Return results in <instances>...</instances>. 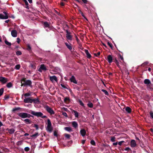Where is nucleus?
<instances>
[{
    "label": "nucleus",
    "mask_w": 153,
    "mask_h": 153,
    "mask_svg": "<svg viewBox=\"0 0 153 153\" xmlns=\"http://www.w3.org/2000/svg\"><path fill=\"white\" fill-rule=\"evenodd\" d=\"M77 102L79 103V104L82 106H84V104L82 101L80 100L79 99L77 100Z\"/></svg>",
    "instance_id": "nucleus-36"
},
{
    "label": "nucleus",
    "mask_w": 153,
    "mask_h": 153,
    "mask_svg": "<svg viewBox=\"0 0 153 153\" xmlns=\"http://www.w3.org/2000/svg\"><path fill=\"white\" fill-rule=\"evenodd\" d=\"M16 53L17 56L20 55L22 54V52L19 51H17L16 52Z\"/></svg>",
    "instance_id": "nucleus-39"
},
{
    "label": "nucleus",
    "mask_w": 153,
    "mask_h": 153,
    "mask_svg": "<svg viewBox=\"0 0 153 153\" xmlns=\"http://www.w3.org/2000/svg\"><path fill=\"white\" fill-rule=\"evenodd\" d=\"M41 117L42 118H45L47 117V116L45 115L43 116V115L42 116H41V117Z\"/></svg>",
    "instance_id": "nucleus-62"
},
{
    "label": "nucleus",
    "mask_w": 153,
    "mask_h": 153,
    "mask_svg": "<svg viewBox=\"0 0 153 153\" xmlns=\"http://www.w3.org/2000/svg\"><path fill=\"white\" fill-rule=\"evenodd\" d=\"M20 39L19 38H18L17 39V42L19 44L20 42Z\"/></svg>",
    "instance_id": "nucleus-58"
},
{
    "label": "nucleus",
    "mask_w": 153,
    "mask_h": 153,
    "mask_svg": "<svg viewBox=\"0 0 153 153\" xmlns=\"http://www.w3.org/2000/svg\"><path fill=\"white\" fill-rule=\"evenodd\" d=\"M80 132L81 135L84 137L85 135L86 131L85 129H82L81 130Z\"/></svg>",
    "instance_id": "nucleus-19"
},
{
    "label": "nucleus",
    "mask_w": 153,
    "mask_h": 153,
    "mask_svg": "<svg viewBox=\"0 0 153 153\" xmlns=\"http://www.w3.org/2000/svg\"><path fill=\"white\" fill-rule=\"evenodd\" d=\"M111 140L112 142H114L115 141V138L114 137H111Z\"/></svg>",
    "instance_id": "nucleus-43"
},
{
    "label": "nucleus",
    "mask_w": 153,
    "mask_h": 153,
    "mask_svg": "<svg viewBox=\"0 0 153 153\" xmlns=\"http://www.w3.org/2000/svg\"><path fill=\"white\" fill-rule=\"evenodd\" d=\"M10 97V96L8 95H6L4 96V99L5 100H7L9 99Z\"/></svg>",
    "instance_id": "nucleus-44"
},
{
    "label": "nucleus",
    "mask_w": 153,
    "mask_h": 153,
    "mask_svg": "<svg viewBox=\"0 0 153 153\" xmlns=\"http://www.w3.org/2000/svg\"><path fill=\"white\" fill-rule=\"evenodd\" d=\"M66 37L67 39L69 40H72V36L70 35L71 33L69 32L68 30H66Z\"/></svg>",
    "instance_id": "nucleus-7"
},
{
    "label": "nucleus",
    "mask_w": 153,
    "mask_h": 153,
    "mask_svg": "<svg viewBox=\"0 0 153 153\" xmlns=\"http://www.w3.org/2000/svg\"><path fill=\"white\" fill-rule=\"evenodd\" d=\"M17 114L22 118H30V117H33V116L25 112L18 113Z\"/></svg>",
    "instance_id": "nucleus-2"
},
{
    "label": "nucleus",
    "mask_w": 153,
    "mask_h": 153,
    "mask_svg": "<svg viewBox=\"0 0 153 153\" xmlns=\"http://www.w3.org/2000/svg\"><path fill=\"white\" fill-rule=\"evenodd\" d=\"M70 101V100H69V98L67 97H65L64 99V102H67L68 101Z\"/></svg>",
    "instance_id": "nucleus-45"
},
{
    "label": "nucleus",
    "mask_w": 153,
    "mask_h": 153,
    "mask_svg": "<svg viewBox=\"0 0 153 153\" xmlns=\"http://www.w3.org/2000/svg\"><path fill=\"white\" fill-rule=\"evenodd\" d=\"M87 105L90 108H92L93 106V104L92 103H89Z\"/></svg>",
    "instance_id": "nucleus-47"
},
{
    "label": "nucleus",
    "mask_w": 153,
    "mask_h": 153,
    "mask_svg": "<svg viewBox=\"0 0 153 153\" xmlns=\"http://www.w3.org/2000/svg\"><path fill=\"white\" fill-rule=\"evenodd\" d=\"M4 91V88H1L0 89V96L2 95Z\"/></svg>",
    "instance_id": "nucleus-35"
},
{
    "label": "nucleus",
    "mask_w": 153,
    "mask_h": 153,
    "mask_svg": "<svg viewBox=\"0 0 153 153\" xmlns=\"http://www.w3.org/2000/svg\"><path fill=\"white\" fill-rule=\"evenodd\" d=\"M40 69H41L42 70H43L44 71H46L47 69L46 68V67L45 66V65L44 64H42L41 65V66L40 67Z\"/></svg>",
    "instance_id": "nucleus-28"
},
{
    "label": "nucleus",
    "mask_w": 153,
    "mask_h": 153,
    "mask_svg": "<svg viewBox=\"0 0 153 153\" xmlns=\"http://www.w3.org/2000/svg\"><path fill=\"white\" fill-rule=\"evenodd\" d=\"M107 60L109 63H111L112 62L113 58L111 55H108L107 57Z\"/></svg>",
    "instance_id": "nucleus-10"
},
{
    "label": "nucleus",
    "mask_w": 153,
    "mask_h": 153,
    "mask_svg": "<svg viewBox=\"0 0 153 153\" xmlns=\"http://www.w3.org/2000/svg\"><path fill=\"white\" fill-rule=\"evenodd\" d=\"M101 91H102L105 95H108V93L106 90L104 89H102Z\"/></svg>",
    "instance_id": "nucleus-34"
},
{
    "label": "nucleus",
    "mask_w": 153,
    "mask_h": 153,
    "mask_svg": "<svg viewBox=\"0 0 153 153\" xmlns=\"http://www.w3.org/2000/svg\"><path fill=\"white\" fill-rule=\"evenodd\" d=\"M20 109H21L19 107H17V108H13V109L12 111H16L19 110H20Z\"/></svg>",
    "instance_id": "nucleus-37"
},
{
    "label": "nucleus",
    "mask_w": 153,
    "mask_h": 153,
    "mask_svg": "<svg viewBox=\"0 0 153 153\" xmlns=\"http://www.w3.org/2000/svg\"><path fill=\"white\" fill-rule=\"evenodd\" d=\"M62 114L66 117H68L67 114L65 112H62Z\"/></svg>",
    "instance_id": "nucleus-54"
},
{
    "label": "nucleus",
    "mask_w": 153,
    "mask_h": 153,
    "mask_svg": "<svg viewBox=\"0 0 153 153\" xmlns=\"http://www.w3.org/2000/svg\"><path fill=\"white\" fill-rule=\"evenodd\" d=\"M30 95V94L29 93H27L24 94V96L25 97H28Z\"/></svg>",
    "instance_id": "nucleus-49"
},
{
    "label": "nucleus",
    "mask_w": 153,
    "mask_h": 153,
    "mask_svg": "<svg viewBox=\"0 0 153 153\" xmlns=\"http://www.w3.org/2000/svg\"><path fill=\"white\" fill-rule=\"evenodd\" d=\"M7 81L8 79L7 78L2 76H0V82H1L3 84H5Z\"/></svg>",
    "instance_id": "nucleus-8"
},
{
    "label": "nucleus",
    "mask_w": 153,
    "mask_h": 153,
    "mask_svg": "<svg viewBox=\"0 0 153 153\" xmlns=\"http://www.w3.org/2000/svg\"><path fill=\"white\" fill-rule=\"evenodd\" d=\"M144 83L147 85H149L151 84L150 80L148 79H146L144 80Z\"/></svg>",
    "instance_id": "nucleus-22"
},
{
    "label": "nucleus",
    "mask_w": 153,
    "mask_h": 153,
    "mask_svg": "<svg viewBox=\"0 0 153 153\" xmlns=\"http://www.w3.org/2000/svg\"><path fill=\"white\" fill-rule=\"evenodd\" d=\"M26 79L25 78H23L21 80V86L28 85L30 87H32V82L31 81L29 80H26Z\"/></svg>",
    "instance_id": "nucleus-1"
},
{
    "label": "nucleus",
    "mask_w": 153,
    "mask_h": 153,
    "mask_svg": "<svg viewBox=\"0 0 153 153\" xmlns=\"http://www.w3.org/2000/svg\"><path fill=\"white\" fill-rule=\"evenodd\" d=\"M73 112L74 113V115H75V117H79V113H78L75 110H73Z\"/></svg>",
    "instance_id": "nucleus-30"
},
{
    "label": "nucleus",
    "mask_w": 153,
    "mask_h": 153,
    "mask_svg": "<svg viewBox=\"0 0 153 153\" xmlns=\"http://www.w3.org/2000/svg\"><path fill=\"white\" fill-rule=\"evenodd\" d=\"M54 136L57 137L58 136V134L57 132L56 131H54Z\"/></svg>",
    "instance_id": "nucleus-57"
},
{
    "label": "nucleus",
    "mask_w": 153,
    "mask_h": 153,
    "mask_svg": "<svg viewBox=\"0 0 153 153\" xmlns=\"http://www.w3.org/2000/svg\"><path fill=\"white\" fill-rule=\"evenodd\" d=\"M13 86V84L11 82H10L7 83L6 86L8 88H10L12 87Z\"/></svg>",
    "instance_id": "nucleus-31"
},
{
    "label": "nucleus",
    "mask_w": 153,
    "mask_h": 153,
    "mask_svg": "<svg viewBox=\"0 0 153 153\" xmlns=\"http://www.w3.org/2000/svg\"><path fill=\"white\" fill-rule=\"evenodd\" d=\"M28 112L31 114L36 116L37 117H40L41 116H42L43 114L41 112H35L32 110H30Z\"/></svg>",
    "instance_id": "nucleus-3"
},
{
    "label": "nucleus",
    "mask_w": 153,
    "mask_h": 153,
    "mask_svg": "<svg viewBox=\"0 0 153 153\" xmlns=\"http://www.w3.org/2000/svg\"><path fill=\"white\" fill-rule=\"evenodd\" d=\"M50 80L52 81L53 82L54 80H55L56 82H57V79L56 77L55 76H51L50 78Z\"/></svg>",
    "instance_id": "nucleus-15"
},
{
    "label": "nucleus",
    "mask_w": 153,
    "mask_h": 153,
    "mask_svg": "<svg viewBox=\"0 0 153 153\" xmlns=\"http://www.w3.org/2000/svg\"><path fill=\"white\" fill-rule=\"evenodd\" d=\"M65 44L67 47V48L70 50H71L72 49V47L71 44L69 43L68 44L67 42H65Z\"/></svg>",
    "instance_id": "nucleus-16"
},
{
    "label": "nucleus",
    "mask_w": 153,
    "mask_h": 153,
    "mask_svg": "<svg viewBox=\"0 0 153 153\" xmlns=\"http://www.w3.org/2000/svg\"><path fill=\"white\" fill-rule=\"evenodd\" d=\"M47 131L51 132L53 129L52 127H51V120L49 119H48L47 120Z\"/></svg>",
    "instance_id": "nucleus-5"
},
{
    "label": "nucleus",
    "mask_w": 153,
    "mask_h": 153,
    "mask_svg": "<svg viewBox=\"0 0 153 153\" xmlns=\"http://www.w3.org/2000/svg\"><path fill=\"white\" fill-rule=\"evenodd\" d=\"M107 44L108 46L111 48H113V46L112 44L109 42H108L107 43Z\"/></svg>",
    "instance_id": "nucleus-48"
},
{
    "label": "nucleus",
    "mask_w": 153,
    "mask_h": 153,
    "mask_svg": "<svg viewBox=\"0 0 153 153\" xmlns=\"http://www.w3.org/2000/svg\"><path fill=\"white\" fill-rule=\"evenodd\" d=\"M25 151L26 152H28L30 150V148L27 147H26L24 149Z\"/></svg>",
    "instance_id": "nucleus-53"
},
{
    "label": "nucleus",
    "mask_w": 153,
    "mask_h": 153,
    "mask_svg": "<svg viewBox=\"0 0 153 153\" xmlns=\"http://www.w3.org/2000/svg\"><path fill=\"white\" fill-rule=\"evenodd\" d=\"M81 15H82V16L84 17L85 18V19H86V18L85 17V15H84V14H83V13L82 12H81Z\"/></svg>",
    "instance_id": "nucleus-60"
},
{
    "label": "nucleus",
    "mask_w": 153,
    "mask_h": 153,
    "mask_svg": "<svg viewBox=\"0 0 153 153\" xmlns=\"http://www.w3.org/2000/svg\"><path fill=\"white\" fill-rule=\"evenodd\" d=\"M70 80L71 82H73L75 84L77 83V81L76 80L74 76H72L70 79Z\"/></svg>",
    "instance_id": "nucleus-14"
},
{
    "label": "nucleus",
    "mask_w": 153,
    "mask_h": 153,
    "mask_svg": "<svg viewBox=\"0 0 153 153\" xmlns=\"http://www.w3.org/2000/svg\"><path fill=\"white\" fill-rule=\"evenodd\" d=\"M137 144L135 141L134 140H132L131 141V146L132 147H134L136 146Z\"/></svg>",
    "instance_id": "nucleus-13"
},
{
    "label": "nucleus",
    "mask_w": 153,
    "mask_h": 153,
    "mask_svg": "<svg viewBox=\"0 0 153 153\" xmlns=\"http://www.w3.org/2000/svg\"><path fill=\"white\" fill-rule=\"evenodd\" d=\"M27 50L29 51H30L31 50V47L30 46V45L29 44H27Z\"/></svg>",
    "instance_id": "nucleus-32"
},
{
    "label": "nucleus",
    "mask_w": 153,
    "mask_h": 153,
    "mask_svg": "<svg viewBox=\"0 0 153 153\" xmlns=\"http://www.w3.org/2000/svg\"><path fill=\"white\" fill-rule=\"evenodd\" d=\"M43 25L44 28H48L49 30H51L53 28V27L51 26L47 22H43Z\"/></svg>",
    "instance_id": "nucleus-6"
},
{
    "label": "nucleus",
    "mask_w": 153,
    "mask_h": 153,
    "mask_svg": "<svg viewBox=\"0 0 153 153\" xmlns=\"http://www.w3.org/2000/svg\"><path fill=\"white\" fill-rule=\"evenodd\" d=\"M61 85L62 87L64 88H65V89L67 88L66 87V86H65L64 85L62 84H61Z\"/></svg>",
    "instance_id": "nucleus-56"
},
{
    "label": "nucleus",
    "mask_w": 153,
    "mask_h": 153,
    "mask_svg": "<svg viewBox=\"0 0 153 153\" xmlns=\"http://www.w3.org/2000/svg\"><path fill=\"white\" fill-rule=\"evenodd\" d=\"M125 110L128 113H130L131 111V109L129 107H127L126 108Z\"/></svg>",
    "instance_id": "nucleus-27"
},
{
    "label": "nucleus",
    "mask_w": 153,
    "mask_h": 153,
    "mask_svg": "<svg viewBox=\"0 0 153 153\" xmlns=\"http://www.w3.org/2000/svg\"><path fill=\"white\" fill-rule=\"evenodd\" d=\"M20 65H16L15 66V68L17 70H19L20 68Z\"/></svg>",
    "instance_id": "nucleus-42"
},
{
    "label": "nucleus",
    "mask_w": 153,
    "mask_h": 153,
    "mask_svg": "<svg viewBox=\"0 0 153 153\" xmlns=\"http://www.w3.org/2000/svg\"><path fill=\"white\" fill-rule=\"evenodd\" d=\"M91 143L94 145V146H95V143L94 141V140H91Z\"/></svg>",
    "instance_id": "nucleus-50"
},
{
    "label": "nucleus",
    "mask_w": 153,
    "mask_h": 153,
    "mask_svg": "<svg viewBox=\"0 0 153 153\" xmlns=\"http://www.w3.org/2000/svg\"><path fill=\"white\" fill-rule=\"evenodd\" d=\"M149 63L148 62H146L142 64L141 65V66L144 67V66L147 65Z\"/></svg>",
    "instance_id": "nucleus-41"
},
{
    "label": "nucleus",
    "mask_w": 153,
    "mask_h": 153,
    "mask_svg": "<svg viewBox=\"0 0 153 153\" xmlns=\"http://www.w3.org/2000/svg\"><path fill=\"white\" fill-rule=\"evenodd\" d=\"M8 18V17L7 16H4L2 14L0 13V19H7Z\"/></svg>",
    "instance_id": "nucleus-25"
},
{
    "label": "nucleus",
    "mask_w": 153,
    "mask_h": 153,
    "mask_svg": "<svg viewBox=\"0 0 153 153\" xmlns=\"http://www.w3.org/2000/svg\"><path fill=\"white\" fill-rule=\"evenodd\" d=\"M6 130L8 131L9 133L11 134H13L15 131V129L13 128L10 129L7 128Z\"/></svg>",
    "instance_id": "nucleus-17"
},
{
    "label": "nucleus",
    "mask_w": 153,
    "mask_h": 153,
    "mask_svg": "<svg viewBox=\"0 0 153 153\" xmlns=\"http://www.w3.org/2000/svg\"><path fill=\"white\" fill-rule=\"evenodd\" d=\"M124 150L125 151H130L131 152H132V150L131 149H130V148L129 147H127L125 148L124 149Z\"/></svg>",
    "instance_id": "nucleus-46"
},
{
    "label": "nucleus",
    "mask_w": 153,
    "mask_h": 153,
    "mask_svg": "<svg viewBox=\"0 0 153 153\" xmlns=\"http://www.w3.org/2000/svg\"><path fill=\"white\" fill-rule=\"evenodd\" d=\"M25 3V4L26 6L25 8L27 9H29V7L28 6V3L26 0H22Z\"/></svg>",
    "instance_id": "nucleus-29"
},
{
    "label": "nucleus",
    "mask_w": 153,
    "mask_h": 153,
    "mask_svg": "<svg viewBox=\"0 0 153 153\" xmlns=\"http://www.w3.org/2000/svg\"><path fill=\"white\" fill-rule=\"evenodd\" d=\"M124 142V141H120L118 142V144L119 145L121 146L122 145V143Z\"/></svg>",
    "instance_id": "nucleus-55"
},
{
    "label": "nucleus",
    "mask_w": 153,
    "mask_h": 153,
    "mask_svg": "<svg viewBox=\"0 0 153 153\" xmlns=\"http://www.w3.org/2000/svg\"><path fill=\"white\" fill-rule=\"evenodd\" d=\"M39 134L38 132L36 133L35 134L30 136V137H32L34 138H35L37 137L39 135Z\"/></svg>",
    "instance_id": "nucleus-24"
},
{
    "label": "nucleus",
    "mask_w": 153,
    "mask_h": 153,
    "mask_svg": "<svg viewBox=\"0 0 153 153\" xmlns=\"http://www.w3.org/2000/svg\"><path fill=\"white\" fill-rule=\"evenodd\" d=\"M11 35L13 37H16L17 36V32L16 30H13L11 32Z\"/></svg>",
    "instance_id": "nucleus-12"
},
{
    "label": "nucleus",
    "mask_w": 153,
    "mask_h": 153,
    "mask_svg": "<svg viewBox=\"0 0 153 153\" xmlns=\"http://www.w3.org/2000/svg\"><path fill=\"white\" fill-rule=\"evenodd\" d=\"M49 66L51 68H53V66L51 64H49Z\"/></svg>",
    "instance_id": "nucleus-63"
},
{
    "label": "nucleus",
    "mask_w": 153,
    "mask_h": 153,
    "mask_svg": "<svg viewBox=\"0 0 153 153\" xmlns=\"http://www.w3.org/2000/svg\"><path fill=\"white\" fill-rule=\"evenodd\" d=\"M64 129L66 131L71 132L72 131V129L71 127H65Z\"/></svg>",
    "instance_id": "nucleus-26"
},
{
    "label": "nucleus",
    "mask_w": 153,
    "mask_h": 153,
    "mask_svg": "<svg viewBox=\"0 0 153 153\" xmlns=\"http://www.w3.org/2000/svg\"><path fill=\"white\" fill-rule=\"evenodd\" d=\"M22 120L26 124H31L32 123V121L28 119H26L24 120Z\"/></svg>",
    "instance_id": "nucleus-20"
},
{
    "label": "nucleus",
    "mask_w": 153,
    "mask_h": 153,
    "mask_svg": "<svg viewBox=\"0 0 153 153\" xmlns=\"http://www.w3.org/2000/svg\"><path fill=\"white\" fill-rule=\"evenodd\" d=\"M64 136L67 139H69L71 137V135L70 134H65Z\"/></svg>",
    "instance_id": "nucleus-38"
},
{
    "label": "nucleus",
    "mask_w": 153,
    "mask_h": 153,
    "mask_svg": "<svg viewBox=\"0 0 153 153\" xmlns=\"http://www.w3.org/2000/svg\"><path fill=\"white\" fill-rule=\"evenodd\" d=\"M34 127L36 128V130H38L39 129V126L38 125L36 124H34L33 126Z\"/></svg>",
    "instance_id": "nucleus-40"
},
{
    "label": "nucleus",
    "mask_w": 153,
    "mask_h": 153,
    "mask_svg": "<svg viewBox=\"0 0 153 153\" xmlns=\"http://www.w3.org/2000/svg\"><path fill=\"white\" fill-rule=\"evenodd\" d=\"M24 102L25 103H32V97H27L25 98L24 100Z\"/></svg>",
    "instance_id": "nucleus-9"
},
{
    "label": "nucleus",
    "mask_w": 153,
    "mask_h": 153,
    "mask_svg": "<svg viewBox=\"0 0 153 153\" xmlns=\"http://www.w3.org/2000/svg\"><path fill=\"white\" fill-rule=\"evenodd\" d=\"M120 59L121 60H123V57L122 56L120 55Z\"/></svg>",
    "instance_id": "nucleus-64"
},
{
    "label": "nucleus",
    "mask_w": 153,
    "mask_h": 153,
    "mask_svg": "<svg viewBox=\"0 0 153 153\" xmlns=\"http://www.w3.org/2000/svg\"><path fill=\"white\" fill-rule=\"evenodd\" d=\"M4 42L6 44L9 46H11V43L8 42V41L6 39L4 41Z\"/></svg>",
    "instance_id": "nucleus-33"
},
{
    "label": "nucleus",
    "mask_w": 153,
    "mask_h": 153,
    "mask_svg": "<svg viewBox=\"0 0 153 153\" xmlns=\"http://www.w3.org/2000/svg\"><path fill=\"white\" fill-rule=\"evenodd\" d=\"M33 102L35 104H39L40 103V101L39 100V99L38 98H32V103Z\"/></svg>",
    "instance_id": "nucleus-11"
},
{
    "label": "nucleus",
    "mask_w": 153,
    "mask_h": 153,
    "mask_svg": "<svg viewBox=\"0 0 153 153\" xmlns=\"http://www.w3.org/2000/svg\"><path fill=\"white\" fill-rule=\"evenodd\" d=\"M45 108L46 111L49 113L51 115L54 114H55L53 110L48 105L45 106Z\"/></svg>",
    "instance_id": "nucleus-4"
},
{
    "label": "nucleus",
    "mask_w": 153,
    "mask_h": 153,
    "mask_svg": "<svg viewBox=\"0 0 153 153\" xmlns=\"http://www.w3.org/2000/svg\"><path fill=\"white\" fill-rule=\"evenodd\" d=\"M3 13L5 15V16H7V17H8L7 13L5 11L3 12Z\"/></svg>",
    "instance_id": "nucleus-61"
},
{
    "label": "nucleus",
    "mask_w": 153,
    "mask_h": 153,
    "mask_svg": "<svg viewBox=\"0 0 153 153\" xmlns=\"http://www.w3.org/2000/svg\"><path fill=\"white\" fill-rule=\"evenodd\" d=\"M149 114L151 117L153 119V112L151 111L149 112Z\"/></svg>",
    "instance_id": "nucleus-51"
},
{
    "label": "nucleus",
    "mask_w": 153,
    "mask_h": 153,
    "mask_svg": "<svg viewBox=\"0 0 153 153\" xmlns=\"http://www.w3.org/2000/svg\"><path fill=\"white\" fill-rule=\"evenodd\" d=\"M82 1L85 4L87 3L88 2L87 0H82Z\"/></svg>",
    "instance_id": "nucleus-59"
},
{
    "label": "nucleus",
    "mask_w": 153,
    "mask_h": 153,
    "mask_svg": "<svg viewBox=\"0 0 153 153\" xmlns=\"http://www.w3.org/2000/svg\"><path fill=\"white\" fill-rule=\"evenodd\" d=\"M113 61L115 62V63H117L118 62L116 58H115L114 59L113 58Z\"/></svg>",
    "instance_id": "nucleus-52"
},
{
    "label": "nucleus",
    "mask_w": 153,
    "mask_h": 153,
    "mask_svg": "<svg viewBox=\"0 0 153 153\" xmlns=\"http://www.w3.org/2000/svg\"><path fill=\"white\" fill-rule=\"evenodd\" d=\"M72 126L75 128H76L78 127V124L76 122L74 121L72 122Z\"/></svg>",
    "instance_id": "nucleus-18"
},
{
    "label": "nucleus",
    "mask_w": 153,
    "mask_h": 153,
    "mask_svg": "<svg viewBox=\"0 0 153 153\" xmlns=\"http://www.w3.org/2000/svg\"><path fill=\"white\" fill-rule=\"evenodd\" d=\"M29 67H30L31 69L33 70H35L36 68V65L34 63H31L29 66Z\"/></svg>",
    "instance_id": "nucleus-23"
},
{
    "label": "nucleus",
    "mask_w": 153,
    "mask_h": 153,
    "mask_svg": "<svg viewBox=\"0 0 153 153\" xmlns=\"http://www.w3.org/2000/svg\"><path fill=\"white\" fill-rule=\"evenodd\" d=\"M85 51L87 57V58H91V56L89 53L88 50L85 49Z\"/></svg>",
    "instance_id": "nucleus-21"
}]
</instances>
